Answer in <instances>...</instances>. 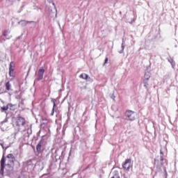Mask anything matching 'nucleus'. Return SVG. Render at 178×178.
Returning <instances> with one entry per match:
<instances>
[{
	"mask_svg": "<svg viewBox=\"0 0 178 178\" xmlns=\"http://www.w3.org/2000/svg\"><path fill=\"white\" fill-rule=\"evenodd\" d=\"M13 123L15 127H20V126H24V124H26V119H24V118L18 116L15 118Z\"/></svg>",
	"mask_w": 178,
	"mask_h": 178,
	"instance_id": "f257e3e1",
	"label": "nucleus"
},
{
	"mask_svg": "<svg viewBox=\"0 0 178 178\" xmlns=\"http://www.w3.org/2000/svg\"><path fill=\"white\" fill-rule=\"evenodd\" d=\"M122 168L124 170H126L127 172H129L130 170V168H131V159H127L122 165Z\"/></svg>",
	"mask_w": 178,
	"mask_h": 178,
	"instance_id": "f03ea898",
	"label": "nucleus"
},
{
	"mask_svg": "<svg viewBox=\"0 0 178 178\" xmlns=\"http://www.w3.org/2000/svg\"><path fill=\"white\" fill-rule=\"evenodd\" d=\"M125 116L128 118L129 120L131 122L136 120V115H134V111L128 110L125 112Z\"/></svg>",
	"mask_w": 178,
	"mask_h": 178,
	"instance_id": "7ed1b4c3",
	"label": "nucleus"
},
{
	"mask_svg": "<svg viewBox=\"0 0 178 178\" xmlns=\"http://www.w3.org/2000/svg\"><path fill=\"white\" fill-rule=\"evenodd\" d=\"M5 157L3 156L1 160V169H0V175H1L2 176H3V170L5 169Z\"/></svg>",
	"mask_w": 178,
	"mask_h": 178,
	"instance_id": "20e7f679",
	"label": "nucleus"
},
{
	"mask_svg": "<svg viewBox=\"0 0 178 178\" xmlns=\"http://www.w3.org/2000/svg\"><path fill=\"white\" fill-rule=\"evenodd\" d=\"M44 145V140H40L38 144L36 146V152L40 153L41 152V149L42 146Z\"/></svg>",
	"mask_w": 178,
	"mask_h": 178,
	"instance_id": "39448f33",
	"label": "nucleus"
},
{
	"mask_svg": "<svg viewBox=\"0 0 178 178\" xmlns=\"http://www.w3.org/2000/svg\"><path fill=\"white\" fill-rule=\"evenodd\" d=\"M44 73H45V70L40 69L38 73V80H42L44 79Z\"/></svg>",
	"mask_w": 178,
	"mask_h": 178,
	"instance_id": "423d86ee",
	"label": "nucleus"
},
{
	"mask_svg": "<svg viewBox=\"0 0 178 178\" xmlns=\"http://www.w3.org/2000/svg\"><path fill=\"white\" fill-rule=\"evenodd\" d=\"M6 91H12V84L10 81H8L5 84Z\"/></svg>",
	"mask_w": 178,
	"mask_h": 178,
	"instance_id": "0eeeda50",
	"label": "nucleus"
},
{
	"mask_svg": "<svg viewBox=\"0 0 178 178\" xmlns=\"http://www.w3.org/2000/svg\"><path fill=\"white\" fill-rule=\"evenodd\" d=\"M7 159H11V160H10V163H14V162H15V156L13 154H8L7 155Z\"/></svg>",
	"mask_w": 178,
	"mask_h": 178,
	"instance_id": "6e6552de",
	"label": "nucleus"
},
{
	"mask_svg": "<svg viewBox=\"0 0 178 178\" xmlns=\"http://www.w3.org/2000/svg\"><path fill=\"white\" fill-rule=\"evenodd\" d=\"M15 66H16V64L15 63V62L11 61L9 65V70L15 71Z\"/></svg>",
	"mask_w": 178,
	"mask_h": 178,
	"instance_id": "1a4fd4ad",
	"label": "nucleus"
},
{
	"mask_svg": "<svg viewBox=\"0 0 178 178\" xmlns=\"http://www.w3.org/2000/svg\"><path fill=\"white\" fill-rule=\"evenodd\" d=\"M56 100H54L53 101V104H54V106H53V108H52V111H51V116H54V113H55V108L56 107Z\"/></svg>",
	"mask_w": 178,
	"mask_h": 178,
	"instance_id": "9d476101",
	"label": "nucleus"
},
{
	"mask_svg": "<svg viewBox=\"0 0 178 178\" xmlns=\"http://www.w3.org/2000/svg\"><path fill=\"white\" fill-rule=\"evenodd\" d=\"M80 79H83V80H87V79H88V74H81L79 76Z\"/></svg>",
	"mask_w": 178,
	"mask_h": 178,
	"instance_id": "9b49d317",
	"label": "nucleus"
},
{
	"mask_svg": "<svg viewBox=\"0 0 178 178\" xmlns=\"http://www.w3.org/2000/svg\"><path fill=\"white\" fill-rule=\"evenodd\" d=\"M9 76L13 79H15V77H16V75L15 74V71L9 70Z\"/></svg>",
	"mask_w": 178,
	"mask_h": 178,
	"instance_id": "f8f14e48",
	"label": "nucleus"
},
{
	"mask_svg": "<svg viewBox=\"0 0 178 178\" xmlns=\"http://www.w3.org/2000/svg\"><path fill=\"white\" fill-rule=\"evenodd\" d=\"M3 35L4 37H8V31H4L3 33Z\"/></svg>",
	"mask_w": 178,
	"mask_h": 178,
	"instance_id": "ddd939ff",
	"label": "nucleus"
},
{
	"mask_svg": "<svg viewBox=\"0 0 178 178\" xmlns=\"http://www.w3.org/2000/svg\"><path fill=\"white\" fill-rule=\"evenodd\" d=\"M149 74H145V79H146V80H148L149 79Z\"/></svg>",
	"mask_w": 178,
	"mask_h": 178,
	"instance_id": "4468645a",
	"label": "nucleus"
},
{
	"mask_svg": "<svg viewBox=\"0 0 178 178\" xmlns=\"http://www.w3.org/2000/svg\"><path fill=\"white\" fill-rule=\"evenodd\" d=\"M106 63H108V58H106L104 60V66H105V65H106Z\"/></svg>",
	"mask_w": 178,
	"mask_h": 178,
	"instance_id": "2eb2a0df",
	"label": "nucleus"
},
{
	"mask_svg": "<svg viewBox=\"0 0 178 178\" xmlns=\"http://www.w3.org/2000/svg\"><path fill=\"white\" fill-rule=\"evenodd\" d=\"M2 111H8V107L4 106V107H1Z\"/></svg>",
	"mask_w": 178,
	"mask_h": 178,
	"instance_id": "dca6fc26",
	"label": "nucleus"
},
{
	"mask_svg": "<svg viewBox=\"0 0 178 178\" xmlns=\"http://www.w3.org/2000/svg\"><path fill=\"white\" fill-rule=\"evenodd\" d=\"M0 145H1L2 148H3V144L1 143Z\"/></svg>",
	"mask_w": 178,
	"mask_h": 178,
	"instance_id": "f3484780",
	"label": "nucleus"
},
{
	"mask_svg": "<svg viewBox=\"0 0 178 178\" xmlns=\"http://www.w3.org/2000/svg\"><path fill=\"white\" fill-rule=\"evenodd\" d=\"M161 161H163V156L161 157Z\"/></svg>",
	"mask_w": 178,
	"mask_h": 178,
	"instance_id": "a211bd4d",
	"label": "nucleus"
},
{
	"mask_svg": "<svg viewBox=\"0 0 178 178\" xmlns=\"http://www.w3.org/2000/svg\"><path fill=\"white\" fill-rule=\"evenodd\" d=\"M27 23H32V22H27Z\"/></svg>",
	"mask_w": 178,
	"mask_h": 178,
	"instance_id": "6ab92c4d",
	"label": "nucleus"
},
{
	"mask_svg": "<svg viewBox=\"0 0 178 178\" xmlns=\"http://www.w3.org/2000/svg\"><path fill=\"white\" fill-rule=\"evenodd\" d=\"M161 154L162 155H163V152H161Z\"/></svg>",
	"mask_w": 178,
	"mask_h": 178,
	"instance_id": "aec40b11",
	"label": "nucleus"
},
{
	"mask_svg": "<svg viewBox=\"0 0 178 178\" xmlns=\"http://www.w3.org/2000/svg\"><path fill=\"white\" fill-rule=\"evenodd\" d=\"M47 122H49V120H47Z\"/></svg>",
	"mask_w": 178,
	"mask_h": 178,
	"instance_id": "412c9836",
	"label": "nucleus"
}]
</instances>
